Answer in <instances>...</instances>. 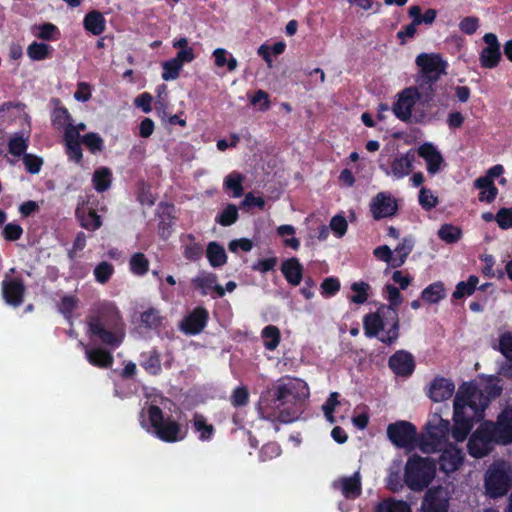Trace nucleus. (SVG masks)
Segmentation results:
<instances>
[{
  "mask_svg": "<svg viewBox=\"0 0 512 512\" xmlns=\"http://www.w3.org/2000/svg\"><path fill=\"white\" fill-rule=\"evenodd\" d=\"M414 160L415 157L410 152L403 154L399 157H396L391 162L392 175L397 179H401L408 176L413 169Z\"/></svg>",
  "mask_w": 512,
  "mask_h": 512,
  "instance_id": "obj_31",
  "label": "nucleus"
},
{
  "mask_svg": "<svg viewBox=\"0 0 512 512\" xmlns=\"http://www.w3.org/2000/svg\"><path fill=\"white\" fill-rule=\"evenodd\" d=\"M512 484V468L505 461L494 462L485 474L486 493L497 498L505 495Z\"/></svg>",
  "mask_w": 512,
  "mask_h": 512,
  "instance_id": "obj_7",
  "label": "nucleus"
},
{
  "mask_svg": "<svg viewBox=\"0 0 512 512\" xmlns=\"http://www.w3.org/2000/svg\"><path fill=\"white\" fill-rule=\"evenodd\" d=\"M455 390V385L452 381L446 378H436L429 386V397L434 402H441L449 399Z\"/></svg>",
  "mask_w": 512,
  "mask_h": 512,
  "instance_id": "obj_20",
  "label": "nucleus"
},
{
  "mask_svg": "<svg viewBox=\"0 0 512 512\" xmlns=\"http://www.w3.org/2000/svg\"><path fill=\"white\" fill-rule=\"evenodd\" d=\"M174 205L169 203L161 202L158 206L157 217H158V235L161 239L167 240L173 230L174 226Z\"/></svg>",
  "mask_w": 512,
  "mask_h": 512,
  "instance_id": "obj_18",
  "label": "nucleus"
},
{
  "mask_svg": "<svg viewBox=\"0 0 512 512\" xmlns=\"http://www.w3.org/2000/svg\"><path fill=\"white\" fill-rule=\"evenodd\" d=\"M28 148V139L24 138L22 134H14L8 142L9 153L15 157L24 156Z\"/></svg>",
  "mask_w": 512,
  "mask_h": 512,
  "instance_id": "obj_46",
  "label": "nucleus"
},
{
  "mask_svg": "<svg viewBox=\"0 0 512 512\" xmlns=\"http://www.w3.org/2000/svg\"><path fill=\"white\" fill-rule=\"evenodd\" d=\"M23 234V228L17 223H8L2 230V236L7 241H17Z\"/></svg>",
  "mask_w": 512,
  "mask_h": 512,
  "instance_id": "obj_63",
  "label": "nucleus"
},
{
  "mask_svg": "<svg viewBox=\"0 0 512 512\" xmlns=\"http://www.w3.org/2000/svg\"><path fill=\"white\" fill-rule=\"evenodd\" d=\"M1 292L7 305L13 308L21 306L26 293L24 280L21 277L10 278L6 276L1 283Z\"/></svg>",
  "mask_w": 512,
  "mask_h": 512,
  "instance_id": "obj_12",
  "label": "nucleus"
},
{
  "mask_svg": "<svg viewBox=\"0 0 512 512\" xmlns=\"http://www.w3.org/2000/svg\"><path fill=\"white\" fill-rule=\"evenodd\" d=\"M23 163L28 173L38 174L41 171L44 161L40 156L27 153L23 156Z\"/></svg>",
  "mask_w": 512,
  "mask_h": 512,
  "instance_id": "obj_57",
  "label": "nucleus"
},
{
  "mask_svg": "<svg viewBox=\"0 0 512 512\" xmlns=\"http://www.w3.org/2000/svg\"><path fill=\"white\" fill-rule=\"evenodd\" d=\"M51 121L54 126H66V129H71L72 127H74L72 123V117L68 109L64 106L56 107L53 110L51 115Z\"/></svg>",
  "mask_w": 512,
  "mask_h": 512,
  "instance_id": "obj_47",
  "label": "nucleus"
},
{
  "mask_svg": "<svg viewBox=\"0 0 512 512\" xmlns=\"http://www.w3.org/2000/svg\"><path fill=\"white\" fill-rule=\"evenodd\" d=\"M182 66L173 58L162 63V79L165 81L175 80L179 77Z\"/></svg>",
  "mask_w": 512,
  "mask_h": 512,
  "instance_id": "obj_51",
  "label": "nucleus"
},
{
  "mask_svg": "<svg viewBox=\"0 0 512 512\" xmlns=\"http://www.w3.org/2000/svg\"><path fill=\"white\" fill-rule=\"evenodd\" d=\"M87 327L91 340L113 349L118 348L125 337L122 316L111 302H103L92 311L87 317Z\"/></svg>",
  "mask_w": 512,
  "mask_h": 512,
  "instance_id": "obj_2",
  "label": "nucleus"
},
{
  "mask_svg": "<svg viewBox=\"0 0 512 512\" xmlns=\"http://www.w3.org/2000/svg\"><path fill=\"white\" fill-rule=\"evenodd\" d=\"M114 266L110 262L102 261L94 269L95 280L100 284H106L114 274Z\"/></svg>",
  "mask_w": 512,
  "mask_h": 512,
  "instance_id": "obj_50",
  "label": "nucleus"
},
{
  "mask_svg": "<svg viewBox=\"0 0 512 512\" xmlns=\"http://www.w3.org/2000/svg\"><path fill=\"white\" fill-rule=\"evenodd\" d=\"M148 420L146 421L143 411L141 412V426L150 434L166 443H176L184 440L188 430L183 427L172 415L165 414L163 410L154 404L147 409Z\"/></svg>",
  "mask_w": 512,
  "mask_h": 512,
  "instance_id": "obj_3",
  "label": "nucleus"
},
{
  "mask_svg": "<svg viewBox=\"0 0 512 512\" xmlns=\"http://www.w3.org/2000/svg\"><path fill=\"white\" fill-rule=\"evenodd\" d=\"M243 181L244 176L239 172L233 171L225 177L224 189L232 191V196L235 198L241 197L244 193Z\"/></svg>",
  "mask_w": 512,
  "mask_h": 512,
  "instance_id": "obj_37",
  "label": "nucleus"
},
{
  "mask_svg": "<svg viewBox=\"0 0 512 512\" xmlns=\"http://www.w3.org/2000/svg\"><path fill=\"white\" fill-rule=\"evenodd\" d=\"M478 282L479 281L476 276H470L467 282H460L457 285L456 290L453 293V297L459 299L464 296L471 295L474 292Z\"/></svg>",
  "mask_w": 512,
  "mask_h": 512,
  "instance_id": "obj_53",
  "label": "nucleus"
},
{
  "mask_svg": "<svg viewBox=\"0 0 512 512\" xmlns=\"http://www.w3.org/2000/svg\"><path fill=\"white\" fill-rule=\"evenodd\" d=\"M436 81L427 77H420L417 81L418 85L415 87L417 89V99L422 104H427L434 98V89L433 84Z\"/></svg>",
  "mask_w": 512,
  "mask_h": 512,
  "instance_id": "obj_38",
  "label": "nucleus"
},
{
  "mask_svg": "<svg viewBox=\"0 0 512 512\" xmlns=\"http://www.w3.org/2000/svg\"><path fill=\"white\" fill-rule=\"evenodd\" d=\"M444 297V290L441 284H432L422 292L423 300L429 303H437Z\"/></svg>",
  "mask_w": 512,
  "mask_h": 512,
  "instance_id": "obj_56",
  "label": "nucleus"
},
{
  "mask_svg": "<svg viewBox=\"0 0 512 512\" xmlns=\"http://www.w3.org/2000/svg\"><path fill=\"white\" fill-rule=\"evenodd\" d=\"M414 246V242L412 238H404L395 248V254L393 258V267L402 266L408 255L411 253Z\"/></svg>",
  "mask_w": 512,
  "mask_h": 512,
  "instance_id": "obj_42",
  "label": "nucleus"
},
{
  "mask_svg": "<svg viewBox=\"0 0 512 512\" xmlns=\"http://www.w3.org/2000/svg\"><path fill=\"white\" fill-rule=\"evenodd\" d=\"M192 427L195 433H198L200 441H210L215 434V427L207 422L203 414L195 413L192 419Z\"/></svg>",
  "mask_w": 512,
  "mask_h": 512,
  "instance_id": "obj_32",
  "label": "nucleus"
},
{
  "mask_svg": "<svg viewBox=\"0 0 512 512\" xmlns=\"http://www.w3.org/2000/svg\"><path fill=\"white\" fill-rule=\"evenodd\" d=\"M141 366L151 375H157L161 371V359L157 349H152L141 354Z\"/></svg>",
  "mask_w": 512,
  "mask_h": 512,
  "instance_id": "obj_36",
  "label": "nucleus"
},
{
  "mask_svg": "<svg viewBox=\"0 0 512 512\" xmlns=\"http://www.w3.org/2000/svg\"><path fill=\"white\" fill-rule=\"evenodd\" d=\"M449 422L438 415H433L426 425V431L419 441V448L424 453L442 450L449 432Z\"/></svg>",
  "mask_w": 512,
  "mask_h": 512,
  "instance_id": "obj_8",
  "label": "nucleus"
},
{
  "mask_svg": "<svg viewBox=\"0 0 512 512\" xmlns=\"http://www.w3.org/2000/svg\"><path fill=\"white\" fill-rule=\"evenodd\" d=\"M261 336L263 338L264 347L270 351L275 350L281 341L280 330L274 325L265 326L261 332Z\"/></svg>",
  "mask_w": 512,
  "mask_h": 512,
  "instance_id": "obj_41",
  "label": "nucleus"
},
{
  "mask_svg": "<svg viewBox=\"0 0 512 512\" xmlns=\"http://www.w3.org/2000/svg\"><path fill=\"white\" fill-rule=\"evenodd\" d=\"M163 317L159 310L151 307L140 315L141 324L148 329H157L162 326Z\"/></svg>",
  "mask_w": 512,
  "mask_h": 512,
  "instance_id": "obj_44",
  "label": "nucleus"
},
{
  "mask_svg": "<svg viewBox=\"0 0 512 512\" xmlns=\"http://www.w3.org/2000/svg\"><path fill=\"white\" fill-rule=\"evenodd\" d=\"M439 238L449 244L456 243L462 237L461 228L452 224H444L438 230Z\"/></svg>",
  "mask_w": 512,
  "mask_h": 512,
  "instance_id": "obj_48",
  "label": "nucleus"
},
{
  "mask_svg": "<svg viewBox=\"0 0 512 512\" xmlns=\"http://www.w3.org/2000/svg\"><path fill=\"white\" fill-rule=\"evenodd\" d=\"M81 345L85 348L86 359L91 365L103 369L112 366L114 358L110 351L101 347L88 348L83 343H81Z\"/></svg>",
  "mask_w": 512,
  "mask_h": 512,
  "instance_id": "obj_22",
  "label": "nucleus"
},
{
  "mask_svg": "<svg viewBox=\"0 0 512 512\" xmlns=\"http://www.w3.org/2000/svg\"><path fill=\"white\" fill-rule=\"evenodd\" d=\"M27 55L32 61H42L52 56V47L43 42H32L27 48Z\"/></svg>",
  "mask_w": 512,
  "mask_h": 512,
  "instance_id": "obj_40",
  "label": "nucleus"
},
{
  "mask_svg": "<svg viewBox=\"0 0 512 512\" xmlns=\"http://www.w3.org/2000/svg\"><path fill=\"white\" fill-rule=\"evenodd\" d=\"M112 180V171L108 167L97 168L92 176L93 187L98 193L107 191L111 187Z\"/></svg>",
  "mask_w": 512,
  "mask_h": 512,
  "instance_id": "obj_34",
  "label": "nucleus"
},
{
  "mask_svg": "<svg viewBox=\"0 0 512 512\" xmlns=\"http://www.w3.org/2000/svg\"><path fill=\"white\" fill-rule=\"evenodd\" d=\"M418 155L427 163V170L431 174H436L443 163L441 153L432 143H424L418 148Z\"/></svg>",
  "mask_w": 512,
  "mask_h": 512,
  "instance_id": "obj_21",
  "label": "nucleus"
},
{
  "mask_svg": "<svg viewBox=\"0 0 512 512\" xmlns=\"http://www.w3.org/2000/svg\"><path fill=\"white\" fill-rule=\"evenodd\" d=\"M462 460V451L455 446L450 445L443 450L440 457V468L446 473L454 472L460 467Z\"/></svg>",
  "mask_w": 512,
  "mask_h": 512,
  "instance_id": "obj_26",
  "label": "nucleus"
},
{
  "mask_svg": "<svg viewBox=\"0 0 512 512\" xmlns=\"http://www.w3.org/2000/svg\"><path fill=\"white\" fill-rule=\"evenodd\" d=\"M496 222L501 229L512 228V208H501L496 214Z\"/></svg>",
  "mask_w": 512,
  "mask_h": 512,
  "instance_id": "obj_64",
  "label": "nucleus"
},
{
  "mask_svg": "<svg viewBox=\"0 0 512 512\" xmlns=\"http://www.w3.org/2000/svg\"><path fill=\"white\" fill-rule=\"evenodd\" d=\"M483 40L486 47L481 51L480 63L482 67L491 69L496 67L501 59L500 44L493 33L485 34Z\"/></svg>",
  "mask_w": 512,
  "mask_h": 512,
  "instance_id": "obj_17",
  "label": "nucleus"
},
{
  "mask_svg": "<svg viewBox=\"0 0 512 512\" xmlns=\"http://www.w3.org/2000/svg\"><path fill=\"white\" fill-rule=\"evenodd\" d=\"M387 435L395 446L409 448L415 441L416 429L409 422L398 421L388 426Z\"/></svg>",
  "mask_w": 512,
  "mask_h": 512,
  "instance_id": "obj_13",
  "label": "nucleus"
},
{
  "mask_svg": "<svg viewBox=\"0 0 512 512\" xmlns=\"http://www.w3.org/2000/svg\"><path fill=\"white\" fill-rule=\"evenodd\" d=\"M334 486L341 491L346 498H356L361 493V478L359 472L352 476L342 477L334 483Z\"/></svg>",
  "mask_w": 512,
  "mask_h": 512,
  "instance_id": "obj_27",
  "label": "nucleus"
},
{
  "mask_svg": "<svg viewBox=\"0 0 512 512\" xmlns=\"http://www.w3.org/2000/svg\"><path fill=\"white\" fill-rule=\"evenodd\" d=\"M308 397L309 389L304 381L280 379L261 397V413L281 423H292L303 413Z\"/></svg>",
  "mask_w": 512,
  "mask_h": 512,
  "instance_id": "obj_1",
  "label": "nucleus"
},
{
  "mask_svg": "<svg viewBox=\"0 0 512 512\" xmlns=\"http://www.w3.org/2000/svg\"><path fill=\"white\" fill-rule=\"evenodd\" d=\"M239 218L238 208L235 204H227L216 216L215 221L221 226L228 227L236 223Z\"/></svg>",
  "mask_w": 512,
  "mask_h": 512,
  "instance_id": "obj_43",
  "label": "nucleus"
},
{
  "mask_svg": "<svg viewBox=\"0 0 512 512\" xmlns=\"http://www.w3.org/2000/svg\"><path fill=\"white\" fill-rule=\"evenodd\" d=\"M281 454V447L276 442H268L264 444L259 452V458L261 461L272 460Z\"/></svg>",
  "mask_w": 512,
  "mask_h": 512,
  "instance_id": "obj_60",
  "label": "nucleus"
},
{
  "mask_svg": "<svg viewBox=\"0 0 512 512\" xmlns=\"http://www.w3.org/2000/svg\"><path fill=\"white\" fill-rule=\"evenodd\" d=\"M491 430L497 444L506 445L512 442V406L505 408L499 414L496 423L492 422Z\"/></svg>",
  "mask_w": 512,
  "mask_h": 512,
  "instance_id": "obj_15",
  "label": "nucleus"
},
{
  "mask_svg": "<svg viewBox=\"0 0 512 512\" xmlns=\"http://www.w3.org/2000/svg\"><path fill=\"white\" fill-rule=\"evenodd\" d=\"M206 257L213 268L222 267L227 262V254L224 247L215 241L208 244Z\"/></svg>",
  "mask_w": 512,
  "mask_h": 512,
  "instance_id": "obj_35",
  "label": "nucleus"
},
{
  "mask_svg": "<svg viewBox=\"0 0 512 512\" xmlns=\"http://www.w3.org/2000/svg\"><path fill=\"white\" fill-rule=\"evenodd\" d=\"M150 262L142 252L134 253L129 260V270L136 276H144L149 271Z\"/></svg>",
  "mask_w": 512,
  "mask_h": 512,
  "instance_id": "obj_39",
  "label": "nucleus"
},
{
  "mask_svg": "<svg viewBox=\"0 0 512 512\" xmlns=\"http://www.w3.org/2000/svg\"><path fill=\"white\" fill-rule=\"evenodd\" d=\"M389 366L397 375L408 376L414 370L413 357L408 352L398 351L389 359Z\"/></svg>",
  "mask_w": 512,
  "mask_h": 512,
  "instance_id": "obj_23",
  "label": "nucleus"
},
{
  "mask_svg": "<svg viewBox=\"0 0 512 512\" xmlns=\"http://www.w3.org/2000/svg\"><path fill=\"white\" fill-rule=\"evenodd\" d=\"M280 270L291 286H298L301 283L303 279V266L298 258L291 257L283 260Z\"/></svg>",
  "mask_w": 512,
  "mask_h": 512,
  "instance_id": "obj_19",
  "label": "nucleus"
},
{
  "mask_svg": "<svg viewBox=\"0 0 512 512\" xmlns=\"http://www.w3.org/2000/svg\"><path fill=\"white\" fill-rule=\"evenodd\" d=\"M216 282L217 276L213 273L199 276L192 281L195 288L199 289L203 296L207 295L210 290H214L218 297H223L225 295V290Z\"/></svg>",
  "mask_w": 512,
  "mask_h": 512,
  "instance_id": "obj_29",
  "label": "nucleus"
},
{
  "mask_svg": "<svg viewBox=\"0 0 512 512\" xmlns=\"http://www.w3.org/2000/svg\"><path fill=\"white\" fill-rule=\"evenodd\" d=\"M77 305L78 300L75 296H64L60 300L59 311L65 318L70 319Z\"/></svg>",
  "mask_w": 512,
  "mask_h": 512,
  "instance_id": "obj_61",
  "label": "nucleus"
},
{
  "mask_svg": "<svg viewBox=\"0 0 512 512\" xmlns=\"http://www.w3.org/2000/svg\"><path fill=\"white\" fill-rule=\"evenodd\" d=\"M416 64L420 67L422 75L437 81L439 76L444 72L445 65L441 58L436 54H419L416 58Z\"/></svg>",
  "mask_w": 512,
  "mask_h": 512,
  "instance_id": "obj_16",
  "label": "nucleus"
},
{
  "mask_svg": "<svg viewBox=\"0 0 512 512\" xmlns=\"http://www.w3.org/2000/svg\"><path fill=\"white\" fill-rule=\"evenodd\" d=\"M489 399L471 383L462 384L455 395L454 411L461 410L464 415L480 419L488 406Z\"/></svg>",
  "mask_w": 512,
  "mask_h": 512,
  "instance_id": "obj_5",
  "label": "nucleus"
},
{
  "mask_svg": "<svg viewBox=\"0 0 512 512\" xmlns=\"http://www.w3.org/2000/svg\"><path fill=\"white\" fill-rule=\"evenodd\" d=\"M492 422L482 423L469 438L467 448L471 456L482 458L489 454L496 443Z\"/></svg>",
  "mask_w": 512,
  "mask_h": 512,
  "instance_id": "obj_9",
  "label": "nucleus"
},
{
  "mask_svg": "<svg viewBox=\"0 0 512 512\" xmlns=\"http://www.w3.org/2000/svg\"><path fill=\"white\" fill-rule=\"evenodd\" d=\"M277 234L284 238L283 245L293 250H297L300 247V241L294 237L295 228L292 225L285 224L277 228Z\"/></svg>",
  "mask_w": 512,
  "mask_h": 512,
  "instance_id": "obj_45",
  "label": "nucleus"
},
{
  "mask_svg": "<svg viewBox=\"0 0 512 512\" xmlns=\"http://www.w3.org/2000/svg\"><path fill=\"white\" fill-rule=\"evenodd\" d=\"M417 100V89L414 87L405 88L398 94L397 101L393 104V113L398 119L404 122L418 121V119L412 115V109Z\"/></svg>",
  "mask_w": 512,
  "mask_h": 512,
  "instance_id": "obj_10",
  "label": "nucleus"
},
{
  "mask_svg": "<svg viewBox=\"0 0 512 512\" xmlns=\"http://www.w3.org/2000/svg\"><path fill=\"white\" fill-rule=\"evenodd\" d=\"M504 169L502 165H495L490 168L486 175L478 178L475 181V186L477 188H485V185L493 184V180L499 177L503 173Z\"/></svg>",
  "mask_w": 512,
  "mask_h": 512,
  "instance_id": "obj_58",
  "label": "nucleus"
},
{
  "mask_svg": "<svg viewBox=\"0 0 512 512\" xmlns=\"http://www.w3.org/2000/svg\"><path fill=\"white\" fill-rule=\"evenodd\" d=\"M79 225L87 231L94 232L102 226V218L92 208L77 207L75 211Z\"/></svg>",
  "mask_w": 512,
  "mask_h": 512,
  "instance_id": "obj_25",
  "label": "nucleus"
},
{
  "mask_svg": "<svg viewBox=\"0 0 512 512\" xmlns=\"http://www.w3.org/2000/svg\"><path fill=\"white\" fill-rule=\"evenodd\" d=\"M397 201L390 194L378 193L370 203V210L375 220L391 217L397 212Z\"/></svg>",
  "mask_w": 512,
  "mask_h": 512,
  "instance_id": "obj_14",
  "label": "nucleus"
},
{
  "mask_svg": "<svg viewBox=\"0 0 512 512\" xmlns=\"http://www.w3.org/2000/svg\"><path fill=\"white\" fill-rule=\"evenodd\" d=\"M82 143L92 154L102 152L105 148L103 138L95 132L85 134L82 137Z\"/></svg>",
  "mask_w": 512,
  "mask_h": 512,
  "instance_id": "obj_49",
  "label": "nucleus"
},
{
  "mask_svg": "<svg viewBox=\"0 0 512 512\" xmlns=\"http://www.w3.org/2000/svg\"><path fill=\"white\" fill-rule=\"evenodd\" d=\"M398 327V314L396 309L391 306L383 305L364 319V329L368 336H376L381 330L387 329L386 336L380 338L386 343H392L398 338Z\"/></svg>",
  "mask_w": 512,
  "mask_h": 512,
  "instance_id": "obj_4",
  "label": "nucleus"
},
{
  "mask_svg": "<svg viewBox=\"0 0 512 512\" xmlns=\"http://www.w3.org/2000/svg\"><path fill=\"white\" fill-rule=\"evenodd\" d=\"M208 320V310L203 306H197L183 317L179 324V329L185 335H198L205 329Z\"/></svg>",
  "mask_w": 512,
  "mask_h": 512,
  "instance_id": "obj_11",
  "label": "nucleus"
},
{
  "mask_svg": "<svg viewBox=\"0 0 512 512\" xmlns=\"http://www.w3.org/2000/svg\"><path fill=\"white\" fill-rule=\"evenodd\" d=\"M377 512H411L409 505L403 501L385 500L378 505Z\"/></svg>",
  "mask_w": 512,
  "mask_h": 512,
  "instance_id": "obj_54",
  "label": "nucleus"
},
{
  "mask_svg": "<svg viewBox=\"0 0 512 512\" xmlns=\"http://www.w3.org/2000/svg\"><path fill=\"white\" fill-rule=\"evenodd\" d=\"M338 398H339V394L337 392H333L330 394V396L326 400L325 404L322 405V411L324 412L326 419L330 423L335 422L333 412H334L335 408L341 404V402L339 401Z\"/></svg>",
  "mask_w": 512,
  "mask_h": 512,
  "instance_id": "obj_59",
  "label": "nucleus"
},
{
  "mask_svg": "<svg viewBox=\"0 0 512 512\" xmlns=\"http://www.w3.org/2000/svg\"><path fill=\"white\" fill-rule=\"evenodd\" d=\"M37 29H38V32H37L36 36L39 39H42L45 41L57 40L60 35V31H59L58 27L50 22L40 24L37 27Z\"/></svg>",
  "mask_w": 512,
  "mask_h": 512,
  "instance_id": "obj_52",
  "label": "nucleus"
},
{
  "mask_svg": "<svg viewBox=\"0 0 512 512\" xmlns=\"http://www.w3.org/2000/svg\"><path fill=\"white\" fill-rule=\"evenodd\" d=\"M435 463L429 458L412 457L405 467V482L412 490L427 487L435 476Z\"/></svg>",
  "mask_w": 512,
  "mask_h": 512,
  "instance_id": "obj_6",
  "label": "nucleus"
},
{
  "mask_svg": "<svg viewBox=\"0 0 512 512\" xmlns=\"http://www.w3.org/2000/svg\"><path fill=\"white\" fill-rule=\"evenodd\" d=\"M231 405L235 408L244 407L249 402V391L245 386L236 387L230 398Z\"/></svg>",
  "mask_w": 512,
  "mask_h": 512,
  "instance_id": "obj_55",
  "label": "nucleus"
},
{
  "mask_svg": "<svg viewBox=\"0 0 512 512\" xmlns=\"http://www.w3.org/2000/svg\"><path fill=\"white\" fill-rule=\"evenodd\" d=\"M453 419L452 436L456 441L462 442L472 430L473 422L477 419L464 415L461 410L454 411Z\"/></svg>",
  "mask_w": 512,
  "mask_h": 512,
  "instance_id": "obj_24",
  "label": "nucleus"
},
{
  "mask_svg": "<svg viewBox=\"0 0 512 512\" xmlns=\"http://www.w3.org/2000/svg\"><path fill=\"white\" fill-rule=\"evenodd\" d=\"M329 228L336 237L341 238L347 232L348 223L343 216L335 215L330 221Z\"/></svg>",
  "mask_w": 512,
  "mask_h": 512,
  "instance_id": "obj_62",
  "label": "nucleus"
},
{
  "mask_svg": "<svg viewBox=\"0 0 512 512\" xmlns=\"http://www.w3.org/2000/svg\"><path fill=\"white\" fill-rule=\"evenodd\" d=\"M83 27L92 35H101L106 30L104 15L98 10L88 12L83 19Z\"/></svg>",
  "mask_w": 512,
  "mask_h": 512,
  "instance_id": "obj_30",
  "label": "nucleus"
},
{
  "mask_svg": "<svg viewBox=\"0 0 512 512\" xmlns=\"http://www.w3.org/2000/svg\"><path fill=\"white\" fill-rule=\"evenodd\" d=\"M79 134L75 130V127L65 130V141H66V154L68 158L75 163L79 164L82 162L83 153L80 142L78 140Z\"/></svg>",
  "mask_w": 512,
  "mask_h": 512,
  "instance_id": "obj_28",
  "label": "nucleus"
},
{
  "mask_svg": "<svg viewBox=\"0 0 512 512\" xmlns=\"http://www.w3.org/2000/svg\"><path fill=\"white\" fill-rule=\"evenodd\" d=\"M424 512H446V503L441 490L429 491L422 503Z\"/></svg>",
  "mask_w": 512,
  "mask_h": 512,
  "instance_id": "obj_33",
  "label": "nucleus"
}]
</instances>
